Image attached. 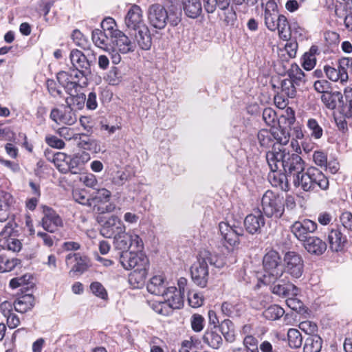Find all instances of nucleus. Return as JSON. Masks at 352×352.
Returning a JSON list of instances; mask_svg holds the SVG:
<instances>
[{
	"instance_id": "nucleus-1",
	"label": "nucleus",
	"mask_w": 352,
	"mask_h": 352,
	"mask_svg": "<svg viewBox=\"0 0 352 352\" xmlns=\"http://www.w3.org/2000/svg\"><path fill=\"white\" fill-rule=\"evenodd\" d=\"M266 160L272 172L284 171L287 179L293 180L295 176L305 170V162L298 154L290 153L282 146L274 147L266 153Z\"/></svg>"
},
{
	"instance_id": "nucleus-2",
	"label": "nucleus",
	"mask_w": 352,
	"mask_h": 352,
	"mask_svg": "<svg viewBox=\"0 0 352 352\" xmlns=\"http://www.w3.org/2000/svg\"><path fill=\"white\" fill-rule=\"evenodd\" d=\"M208 264L217 268L225 265L223 259L208 250H202L198 254L197 261L191 267L192 280L197 285L204 287L208 279Z\"/></svg>"
},
{
	"instance_id": "nucleus-3",
	"label": "nucleus",
	"mask_w": 352,
	"mask_h": 352,
	"mask_svg": "<svg viewBox=\"0 0 352 352\" xmlns=\"http://www.w3.org/2000/svg\"><path fill=\"white\" fill-rule=\"evenodd\" d=\"M264 22L266 28L272 31H278L279 38L289 41L292 36L291 27L285 16L280 14L278 6L274 1H268L264 12Z\"/></svg>"
},
{
	"instance_id": "nucleus-4",
	"label": "nucleus",
	"mask_w": 352,
	"mask_h": 352,
	"mask_svg": "<svg viewBox=\"0 0 352 352\" xmlns=\"http://www.w3.org/2000/svg\"><path fill=\"white\" fill-rule=\"evenodd\" d=\"M264 274L263 280L264 284L274 283L283 275V265L280 256L278 252L271 250L263 258Z\"/></svg>"
},
{
	"instance_id": "nucleus-5",
	"label": "nucleus",
	"mask_w": 352,
	"mask_h": 352,
	"mask_svg": "<svg viewBox=\"0 0 352 352\" xmlns=\"http://www.w3.org/2000/svg\"><path fill=\"white\" fill-rule=\"evenodd\" d=\"M261 210L269 218L279 219L285 211V200L283 196L267 190L261 198Z\"/></svg>"
},
{
	"instance_id": "nucleus-6",
	"label": "nucleus",
	"mask_w": 352,
	"mask_h": 352,
	"mask_svg": "<svg viewBox=\"0 0 352 352\" xmlns=\"http://www.w3.org/2000/svg\"><path fill=\"white\" fill-rule=\"evenodd\" d=\"M304 261L298 253L287 252L283 257V273L286 272L292 278H299L304 272Z\"/></svg>"
},
{
	"instance_id": "nucleus-7",
	"label": "nucleus",
	"mask_w": 352,
	"mask_h": 352,
	"mask_svg": "<svg viewBox=\"0 0 352 352\" xmlns=\"http://www.w3.org/2000/svg\"><path fill=\"white\" fill-rule=\"evenodd\" d=\"M120 261L122 267L126 270L133 269V270H136L149 267L148 258L142 252H122Z\"/></svg>"
},
{
	"instance_id": "nucleus-8",
	"label": "nucleus",
	"mask_w": 352,
	"mask_h": 352,
	"mask_svg": "<svg viewBox=\"0 0 352 352\" xmlns=\"http://www.w3.org/2000/svg\"><path fill=\"white\" fill-rule=\"evenodd\" d=\"M114 245L118 250L124 252L130 248H134V250L139 251L143 248V241L142 239L137 234H131L126 232L118 233L114 237Z\"/></svg>"
},
{
	"instance_id": "nucleus-9",
	"label": "nucleus",
	"mask_w": 352,
	"mask_h": 352,
	"mask_svg": "<svg viewBox=\"0 0 352 352\" xmlns=\"http://www.w3.org/2000/svg\"><path fill=\"white\" fill-rule=\"evenodd\" d=\"M65 263L67 266H71L69 272L71 276L82 274L91 265L89 258L80 253L68 254L65 258Z\"/></svg>"
},
{
	"instance_id": "nucleus-10",
	"label": "nucleus",
	"mask_w": 352,
	"mask_h": 352,
	"mask_svg": "<svg viewBox=\"0 0 352 352\" xmlns=\"http://www.w3.org/2000/svg\"><path fill=\"white\" fill-rule=\"evenodd\" d=\"M317 228V223L308 219L296 221L290 227L292 234L302 243L308 239L310 237L309 234L315 232Z\"/></svg>"
},
{
	"instance_id": "nucleus-11",
	"label": "nucleus",
	"mask_w": 352,
	"mask_h": 352,
	"mask_svg": "<svg viewBox=\"0 0 352 352\" xmlns=\"http://www.w3.org/2000/svg\"><path fill=\"white\" fill-rule=\"evenodd\" d=\"M168 19V11L160 4L151 5L148 10V20L151 25L159 30L164 29Z\"/></svg>"
},
{
	"instance_id": "nucleus-12",
	"label": "nucleus",
	"mask_w": 352,
	"mask_h": 352,
	"mask_svg": "<svg viewBox=\"0 0 352 352\" xmlns=\"http://www.w3.org/2000/svg\"><path fill=\"white\" fill-rule=\"evenodd\" d=\"M12 232L13 228L10 223L0 224V245L12 252H19L21 243L19 239L11 237Z\"/></svg>"
},
{
	"instance_id": "nucleus-13",
	"label": "nucleus",
	"mask_w": 352,
	"mask_h": 352,
	"mask_svg": "<svg viewBox=\"0 0 352 352\" xmlns=\"http://www.w3.org/2000/svg\"><path fill=\"white\" fill-rule=\"evenodd\" d=\"M219 228L223 239L230 246H235L239 243V238L243 234V230L241 227L236 226L234 223L221 222Z\"/></svg>"
},
{
	"instance_id": "nucleus-14",
	"label": "nucleus",
	"mask_w": 352,
	"mask_h": 352,
	"mask_svg": "<svg viewBox=\"0 0 352 352\" xmlns=\"http://www.w3.org/2000/svg\"><path fill=\"white\" fill-rule=\"evenodd\" d=\"M41 224L44 230L53 233L63 226V221L55 210L51 208L45 207Z\"/></svg>"
},
{
	"instance_id": "nucleus-15",
	"label": "nucleus",
	"mask_w": 352,
	"mask_h": 352,
	"mask_svg": "<svg viewBox=\"0 0 352 352\" xmlns=\"http://www.w3.org/2000/svg\"><path fill=\"white\" fill-rule=\"evenodd\" d=\"M50 118L57 124L72 125L77 120L72 107L66 104L60 108L54 109L50 113Z\"/></svg>"
},
{
	"instance_id": "nucleus-16",
	"label": "nucleus",
	"mask_w": 352,
	"mask_h": 352,
	"mask_svg": "<svg viewBox=\"0 0 352 352\" xmlns=\"http://www.w3.org/2000/svg\"><path fill=\"white\" fill-rule=\"evenodd\" d=\"M125 230L126 227L120 219L115 215H111L102 226L100 234L105 238H111Z\"/></svg>"
},
{
	"instance_id": "nucleus-17",
	"label": "nucleus",
	"mask_w": 352,
	"mask_h": 352,
	"mask_svg": "<svg viewBox=\"0 0 352 352\" xmlns=\"http://www.w3.org/2000/svg\"><path fill=\"white\" fill-rule=\"evenodd\" d=\"M124 23L128 29L135 31L146 25L140 6L133 5L130 8L125 16Z\"/></svg>"
},
{
	"instance_id": "nucleus-18",
	"label": "nucleus",
	"mask_w": 352,
	"mask_h": 352,
	"mask_svg": "<svg viewBox=\"0 0 352 352\" xmlns=\"http://www.w3.org/2000/svg\"><path fill=\"white\" fill-rule=\"evenodd\" d=\"M327 241L329 248L332 252H338L344 250L347 239L340 229L332 228L328 233Z\"/></svg>"
},
{
	"instance_id": "nucleus-19",
	"label": "nucleus",
	"mask_w": 352,
	"mask_h": 352,
	"mask_svg": "<svg viewBox=\"0 0 352 352\" xmlns=\"http://www.w3.org/2000/svg\"><path fill=\"white\" fill-rule=\"evenodd\" d=\"M272 284L271 291L274 294L282 297L298 295V288L291 282L285 283L283 280L279 278L278 280Z\"/></svg>"
},
{
	"instance_id": "nucleus-20",
	"label": "nucleus",
	"mask_w": 352,
	"mask_h": 352,
	"mask_svg": "<svg viewBox=\"0 0 352 352\" xmlns=\"http://www.w3.org/2000/svg\"><path fill=\"white\" fill-rule=\"evenodd\" d=\"M265 219L261 210H257L254 214H248L244 220L246 230L252 234L260 231L261 227L265 226Z\"/></svg>"
},
{
	"instance_id": "nucleus-21",
	"label": "nucleus",
	"mask_w": 352,
	"mask_h": 352,
	"mask_svg": "<svg viewBox=\"0 0 352 352\" xmlns=\"http://www.w3.org/2000/svg\"><path fill=\"white\" fill-rule=\"evenodd\" d=\"M169 309H180L184 305L182 292L177 291L175 287H168L163 295Z\"/></svg>"
},
{
	"instance_id": "nucleus-22",
	"label": "nucleus",
	"mask_w": 352,
	"mask_h": 352,
	"mask_svg": "<svg viewBox=\"0 0 352 352\" xmlns=\"http://www.w3.org/2000/svg\"><path fill=\"white\" fill-rule=\"evenodd\" d=\"M112 43L116 45V49L122 54H127L130 52H133L135 48V43L131 42L121 31H116Z\"/></svg>"
},
{
	"instance_id": "nucleus-23",
	"label": "nucleus",
	"mask_w": 352,
	"mask_h": 352,
	"mask_svg": "<svg viewBox=\"0 0 352 352\" xmlns=\"http://www.w3.org/2000/svg\"><path fill=\"white\" fill-rule=\"evenodd\" d=\"M58 133L66 140L78 141V144L84 149L90 148L89 146L90 140L85 134L75 133L73 129L68 127L58 129Z\"/></svg>"
},
{
	"instance_id": "nucleus-24",
	"label": "nucleus",
	"mask_w": 352,
	"mask_h": 352,
	"mask_svg": "<svg viewBox=\"0 0 352 352\" xmlns=\"http://www.w3.org/2000/svg\"><path fill=\"white\" fill-rule=\"evenodd\" d=\"M303 247L310 254L314 255H322L327 250V244L318 236H310L303 243Z\"/></svg>"
},
{
	"instance_id": "nucleus-25",
	"label": "nucleus",
	"mask_w": 352,
	"mask_h": 352,
	"mask_svg": "<svg viewBox=\"0 0 352 352\" xmlns=\"http://www.w3.org/2000/svg\"><path fill=\"white\" fill-rule=\"evenodd\" d=\"M166 283L164 276L162 274L153 276L147 284V290L155 295H164L166 291Z\"/></svg>"
},
{
	"instance_id": "nucleus-26",
	"label": "nucleus",
	"mask_w": 352,
	"mask_h": 352,
	"mask_svg": "<svg viewBox=\"0 0 352 352\" xmlns=\"http://www.w3.org/2000/svg\"><path fill=\"white\" fill-rule=\"evenodd\" d=\"M14 203L12 195L5 191H0V224L6 223L9 217L10 207Z\"/></svg>"
},
{
	"instance_id": "nucleus-27",
	"label": "nucleus",
	"mask_w": 352,
	"mask_h": 352,
	"mask_svg": "<svg viewBox=\"0 0 352 352\" xmlns=\"http://www.w3.org/2000/svg\"><path fill=\"white\" fill-rule=\"evenodd\" d=\"M221 313L229 318L239 317L243 311V306L236 300L225 301L221 304Z\"/></svg>"
},
{
	"instance_id": "nucleus-28",
	"label": "nucleus",
	"mask_w": 352,
	"mask_h": 352,
	"mask_svg": "<svg viewBox=\"0 0 352 352\" xmlns=\"http://www.w3.org/2000/svg\"><path fill=\"white\" fill-rule=\"evenodd\" d=\"M57 80L59 83L63 85L66 92L72 96L77 94L78 88L82 87L78 80L76 81L72 80L69 78L68 73L66 72H60L57 74Z\"/></svg>"
},
{
	"instance_id": "nucleus-29",
	"label": "nucleus",
	"mask_w": 352,
	"mask_h": 352,
	"mask_svg": "<svg viewBox=\"0 0 352 352\" xmlns=\"http://www.w3.org/2000/svg\"><path fill=\"white\" fill-rule=\"evenodd\" d=\"M72 67L78 69L90 71V64L85 55L78 50H73L69 54Z\"/></svg>"
},
{
	"instance_id": "nucleus-30",
	"label": "nucleus",
	"mask_w": 352,
	"mask_h": 352,
	"mask_svg": "<svg viewBox=\"0 0 352 352\" xmlns=\"http://www.w3.org/2000/svg\"><path fill=\"white\" fill-rule=\"evenodd\" d=\"M324 70L327 77L334 82L340 80L341 82H346L348 80V74L344 68L340 67V60H338V69L329 65L324 66Z\"/></svg>"
},
{
	"instance_id": "nucleus-31",
	"label": "nucleus",
	"mask_w": 352,
	"mask_h": 352,
	"mask_svg": "<svg viewBox=\"0 0 352 352\" xmlns=\"http://www.w3.org/2000/svg\"><path fill=\"white\" fill-rule=\"evenodd\" d=\"M148 268L133 270L129 275V283L133 289L142 288L145 284Z\"/></svg>"
},
{
	"instance_id": "nucleus-32",
	"label": "nucleus",
	"mask_w": 352,
	"mask_h": 352,
	"mask_svg": "<svg viewBox=\"0 0 352 352\" xmlns=\"http://www.w3.org/2000/svg\"><path fill=\"white\" fill-rule=\"evenodd\" d=\"M35 305L32 294H25L18 298L14 303L15 310L19 313H25L31 310Z\"/></svg>"
},
{
	"instance_id": "nucleus-33",
	"label": "nucleus",
	"mask_w": 352,
	"mask_h": 352,
	"mask_svg": "<svg viewBox=\"0 0 352 352\" xmlns=\"http://www.w3.org/2000/svg\"><path fill=\"white\" fill-rule=\"evenodd\" d=\"M311 168L307 172H301L300 174L293 178L292 182L296 187H300L304 191H310L312 188Z\"/></svg>"
},
{
	"instance_id": "nucleus-34",
	"label": "nucleus",
	"mask_w": 352,
	"mask_h": 352,
	"mask_svg": "<svg viewBox=\"0 0 352 352\" xmlns=\"http://www.w3.org/2000/svg\"><path fill=\"white\" fill-rule=\"evenodd\" d=\"M135 34V39L139 47L144 50H149L151 46V37L149 30L146 25L138 29Z\"/></svg>"
},
{
	"instance_id": "nucleus-35",
	"label": "nucleus",
	"mask_w": 352,
	"mask_h": 352,
	"mask_svg": "<svg viewBox=\"0 0 352 352\" xmlns=\"http://www.w3.org/2000/svg\"><path fill=\"white\" fill-rule=\"evenodd\" d=\"M113 35L107 34V32L96 29L92 32V41L97 47L106 50L109 41H112Z\"/></svg>"
},
{
	"instance_id": "nucleus-36",
	"label": "nucleus",
	"mask_w": 352,
	"mask_h": 352,
	"mask_svg": "<svg viewBox=\"0 0 352 352\" xmlns=\"http://www.w3.org/2000/svg\"><path fill=\"white\" fill-rule=\"evenodd\" d=\"M185 14L190 18H197L201 13L202 6L199 0H182Z\"/></svg>"
},
{
	"instance_id": "nucleus-37",
	"label": "nucleus",
	"mask_w": 352,
	"mask_h": 352,
	"mask_svg": "<svg viewBox=\"0 0 352 352\" xmlns=\"http://www.w3.org/2000/svg\"><path fill=\"white\" fill-rule=\"evenodd\" d=\"M311 172L312 188L311 190H314L316 187H319L321 190H327L329 188V180L327 177L318 169L311 167Z\"/></svg>"
},
{
	"instance_id": "nucleus-38",
	"label": "nucleus",
	"mask_w": 352,
	"mask_h": 352,
	"mask_svg": "<svg viewBox=\"0 0 352 352\" xmlns=\"http://www.w3.org/2000/svg\"><path fill=\"white\" fill-rule=\"evenodd\" d=\"M204 341L213 349H219L222 344L223 340L221 335L217 332L216 327L208 329L204 336Z\"/></svg>"
},
{
	"instance_id": "nucleus-39",
	"label": "nucleus",
	"mask_w": 352,
	"mask_h": 352,
	"mask_svg": "<svg viewBox=\"0 0 352 352\" xmlns=\"http://www.w3.org/2000/svg\"><path fill=\"white\" fill-rule=\"evenodd\" d=\"M322 340L318 335L309 336L306 338L303 346L304 352H320L322 349Z\"/></svg>"
},
{
	"instance_id": "nucleus-40",
	"label": "nucleus",
	"mask_w": 352,
	"mask_h": 352,
	"mask_svg": "<svg viewBox=\"0 0 352 352\" xmlns=\"http://www.w3.org/2000/svg\"><path fill=\"white\" fill-rule=\"evenodd\" d=\"M288 79L291 80L297 86L305 82V74L297 64H292L287 72Z\"/></svg>"
},
{
	"instance_id": "nucleus-41",
	"label": "nucleus",
	"mask_w": 352,
	"mask_h": 352,
	"mask_svg": "<svg viewBox=\"0 0 352 352\" xmlns=\"http://www.w3.org/2000/svg\"><path fill=\"white\" fill-rule=\"evenodd\" d=\"M273 138L276 140L278 145H274L272 149L274 147L282 146L285 148L284 146L286 145L290 139V134L288 131L282 128H274L273 129Z\"/></svg>"
},
{
	"instance_id": "nucleus-42",
	"label": "nucleus",
	"mask_w": 352,
	"mask_h": 352,
	"mask_svg": "<svg viewBox=\"0 0 352 352\" xmlns=\"http://www.w3.org/2000/svg\"><path fill=\"white\" fill-rule=\"evenodd\" d=\"M67 73L69 78L74 81L78 80L81 87H86L87 85V76L90 73V71L78 69L73 67V69H71Z\"/></svg>"
},
{
	"instance_id": "nucleus-43",
	"label": "nucleus",
	"mask_w": 352,
	"mask_h": 352,
	"mask_svg": "<svg viewBox=\"0 0 352 352\" xmlns=\"http://www.w3.org/2000/svg\"><path fill=\"white\" fill-rule=\"evenodd\" d=\"M32 280V276L29 274H25L21 276L12 278L10 281V287L12 289H16L19 287H25V289H27L29 286L32 287L33 283Z\"/></svg>"
},
{
	"instance_id": "nucleus-44",
	"label": "nucleus",
	"mask_w": 352,
	"mask_h": 352,
	"mask_svg": "<svg viewBox=\"0 0 352 352\" xmlns=\"http://www.w3.org/2000/svg\"><path fill=\"white\" fill-rule=\"evenodd\" d=\"M316 49L311 47L309 52H305L302 58V65L306 70L312 69L316 63Z\"/></svg>"
},
{
	"instance_id": "nucleus-45",
	"label": "nucleus",
	"mask_w": 352,
	"mask_h": 352,
	"mask_svg": "<svg viewBox=\"0 0 352 352\" xmlns=\"http://www.w3.org/2000/svg\"><path fill=\"white\" fill-rule=\"evenodd\" d=\"M91 195V201L94 204L107 203L110 200L111 192L104 188L96 189Z\"/></svg>"
},
{
	"instance_id": "nucleus-46",
	"label": "nucleus",
	"mask_w": 352,
	"mask_h": 352,
	"mask_svg": "<svg viewBox=\"0 0 352 352\" xmlns=\"http://www.w3.org/2000/svg\"><path fill=\"white\" fill-rule=\"evenodd\" d=\"M288 344L291 348H300L302 343L300 332L296 329H289L287 332Z\"/></svg>"
},
{
	"instance_id": "nucleus-47",
	"label": "nucleus",
	"mask_w": 352,
	"mask_h": 352,
	"mask_svg": "<svg viewBox=\"0 0 352 352\" xmlns=\"http://www.w3.org/2000/svg\"><path fill=\"white\" fill-rule=\"evenodd\" d=\"M20 264L17 258H9L4 255L0 254V273L10 272Z\"/></svg>"
},
{
	"instance_id": "nucleus-48",
	"label": "nucleus",
	"mask_w": 352,
	"mask_h": 352,
	"mask_svg": "<svg viewBox=\"0 0 352 352\" xmlns=\"http://www.w3.org/2000/svg\"><path fill=\"white\" fill-rule=\"evenodd\" d=\"M221 10V13L219 14V16L223 23L228 26H233L236 21V14L233 6Z\"/></svg>"
},
{
	"instance_id": "nucleus-49",
	"label": "nucleus",
	"mask_w": 352,
	"mask_h": 352,
	"mask_svg": "<svg viewBox=\"0 0 352 352\" xmlns=\"http://www.w3.org/2000/svg\"><path fill=\"white\" fill-rule=\"evenodd\" d=\"M284 309L277 305L270 306L263 311V316L270 320H276L283 316Z\"/></svg>"
},
{
	"instance_id": "nucleus-50",
	"label": "nucleus",
	"mask_w": 352,
	"mask_h": 352,
	"mask_svg": "<svg viewBox=\"0 0 352 352\" xmlns=\"http://www.w3.org/2000/svg\"><path fill=\"white\" fill-rule=\"evenodd\" d=\"M296 84L288 78L283 79L280 82L281 92L289 98H293L296 94Z\"/></svg>"
},
{
	"instance_id": "nucleus-51",
	"label": "nucleus",
	"mask_w": 352,
	"mask_h": 352,
	"mask_svg": "<svg viewBox=\"0 0 352 352\" xmlns=\"http://www.w3.org/2000/svg\"><path fill=\"white\" fill-rule=\"evenodd\" d=\"M85 99L86 97L85 94H76L67 97L65 100V102L67 104L72 107V109L76 107V109H81L84 107Z\"/></svg>"
},
{
	"instance_id": "nucleus-52",
	"label": "nucleus",
	"mask_w": 352,
	"mask_h": 352,
	"mask_svg": "<svg viewBox=\"0 0 352 352\" xmlns=\"http://www.w3.org/2000/svg\"><path fill=\"white\" fill-rule=\"evenodd\" d=\"M168 16L170 24L176 26L181 21L182 11L177 5L172 4L168 11Z\"/></svg>"
},
{
	"instance_id": "nucleus-53",
	"label": "nucleus",
	"mask_w": 352,
	"mask_h": 352,
	"mask_svg": "<svg viewBox=\"0 0 352 352\" xmlns=\"http://www.w3.org/2000/svg\"><path fill=\"white\" fill-rule=\"evenodd\" d=\"M232 327L233 324L230 320H224L221 324V333L225 339L229 342H232L235 340V334Z\"/></svg>"
},
{
	"instance_id": "nucleus-54",
	"label": "nucleus",
	"mask_w": 352,
	"mask_h": 352,
	"mask_svg": "<svg viewBox=\"0 0 352 352\" xmlns=\"http://www.w3.org/2000/svg\"><path fill=\"white\" fill-rule=\"evenodd\" d=\"M68 155L64 153L58 152L54 156L53 162L57 168L62 173H66V166L67 165Z\"/></svg>"
},
{
	"instance_id": "nucleus-55",
	"label": "nucleus",
	"mask_w": 352,
	"mask_h": 352,
	"mask_svg": "<svg viewBox=\"0 0 352 352\" xmlns=\"http://www.w3.org/2000/svg\"><path fill=\"white\" fill-rule=\"evenodd\" d=\"M73 199L76 202H78L84 206H91L92 205L91 198L87 197L86 192L84 190L76 189L72 192Z\"/></svg>"
},
{
	"instance_id": "nucleus-56",
	"label": "nucleus",
	"mask_w": 352,
	"mask_h": 352,
	"mask_svg": "<svg viewBox=\"0 0 352 352\" xmlns=\"http://www.w3.org/2000/svg\"><path fill=\"white\" fill-rule=\"evenodd\" d=\"M82 168V166L79 162V160L74 155L72 157H69L67 160V165L66 166V173L71 172L72 174L78 173Z\"/></svg>"
},
{
	"instance_id": "nucleus-57",
	"label": "nucleus",
	"mask_w": 352,
	"mask_h": 352,
	"mask_svg": "<svg viewBox=\"0 0 352 352\" xmlns=\"http://www.w3.org/2000/svg\"><path fill=\"white\" fill-rule=\"evenodd\" d=\"M273 135V129L269 131L267 129H262L258 131L257 137L258 140L262 146H268L271 144Z\"/></svg>"
},
{
	"instance_id": "nucleus-58",
	"label": "nucleus",
	"mask_w": 352,
	"mask_h": 352,
	"mask_svg": "<svg viewBox=\"0 0 352 352\" xmlns=\"http://www.w3.org/2000/svg\"><path fill=\"white\" fill-rule=\"evenodd\" d=\"M263 120L267 125L274 126L278 120L276 111L270 107L265 108L263 111Z\"/></svg>"
},
{
	"instance_id": "nucleus-59",
	"label": "nucleus",
	"mask_w": 352,
	"mask_h": 352,
	"mask_svg": "<svg viewBox=\"0 0 352 352\" xmlns=\"http://www.w3.org/2000/svg\"><path fill=\"white\" fill-rule=\"evenodd\" d=\"M307 127L311 131V135L315 139H319L322 137V129L315 119L310 118L308 120Z\"/></svg>"
},
{
	"instance_id": "nucleus-60",
	"label": "nucleus",
	"mask_w": 352,
	"mask_h": 352,
	"mask_svg": "<svg viewBox=\"0 0 352 352\" xmlns=\"http://www.w3.org/2000/svg\"><path fill=\"white\" fill-rule=\"evenodd\" d=\"M190 324L194 331L200 332L204 327V318L200 314H195L191 316Z\"/></svg>"
},
{
	"instance_id": "nucleus-61",
	"label": "nucleus",
	"mask_w": 352,
	"mask_h": 352,
	"mask_svg": "<svg viewBox=\"0 0 352 352\" xmlns=\"http://www.w3.org/2000/svg\"><path fill=\"white\" fill-rule=\"evenodd\" d=\"M90 289L91 292L98 298L102 299L107 298V292L104 286L99 282H93L90 285Z\"/></svg>"
},
{
	"instance_id": "nucleus-62",
	"label": "nucleus",
	"mask_w": 352,
	"mask_h": 352,
	"mask_svg": "<svg viewBox=\"0 0 352 352\" xmlns=\"http://www.w3.org/2000/svg\"><path fill=\"white\" fill-rule=\"evenodd\" d=\"M80 181L88 188L96 189L98 185V180L96 177L92 173H87L82 175L80 177Z\"/></svg>"
},
{
	"instance_id": "nucleus-63",
	"label": "nucleus",
	"mask_w": 352,
	"mask_h": 352,
	"mask_svg": "<svg viewBox=\"0 0 352 352\" xmlns=\"http://www.w3.org/2000/svg\"><path fill=\"white\" fill-rule=\"evenodd\" d=\"M102 30L107 32V34H114L116 31H120L116 28V25L113 19L108 17L104 19L101 23Z\"/></svg>"
},
{
	"instance_id": "nucleus-64",
	"label": "nucleus",
	"mask_w": 352,
	"mask_h": 352,
	"mask_svg": "<svg viewBox=\"0 0 352 352\" xmlns=\"http://www.w3.org/2000/svg\"><path fill=\"white\" fill-rule=\"evenodd\" d=\"M188 300L189 305L192 307H199L202 305L204 298L203 296L197 292H190L188 294Z\"/></svg>"
}]
</instances>
